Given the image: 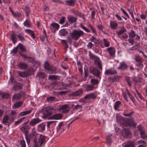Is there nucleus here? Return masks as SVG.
Here are the masks:
<instances>
[{
	"label": "nucleus",
	"mask_w": 147,
	"mask_h": 147,
	"mask_svg": "<svg viewBox=\"0 0 147 147\" xmlns=\"http://www.w3.org/2000/svg\"><path fill=\"white\" fill-rule=\"evenodd\" d=\"M116 119L117 122L119 123L121 125L134 127H135L136 125V123L132 119L126 120L123 119L120 116H117Z\"/></svg>",
	"instance_id": "nucleus-1"
},
{
	"label": "nucleus",
	"mask_w": 147,
	"mask_h": 147,
	"mask_svg": "<svg viewBox=\"0 0 147 147\" xmlns=\"http://www.w3.org/2000/svg\"><path fill=\"white\" fill-rule=\"evenodd\" d=\"M46 137L40 135L38 139L35 138L34 140L33 147H41L44 146L46 142Z\"/></svg>",
	"instance_id": "nucleus-2"
},
{
	"label": "nucleus",
	"mask_w": 147,
	"mask_h": 147,
	"mask_svg": "<svg viewBox=\"0 0 147 147\" xmlns=\"http://www.w3.org/2000/svg\"><path fill=\"white\" fill-rule=\"evenodd\" d=\"M89 55L90 59L93 60L94 63L97 65L98 68L100 69H101L102 66L99 58L90 53H89Z\"/></svg>",
	"instance_id": "nucleus-3"
},
{
	"label": "nucleus",
	"mask_w": 147,
	"mask_h": 147,
	"mask_svg": "<svg viewBox=\"0 0 147 147\" xmlns=\"http://www.w3.org/2000/svg\"><path fill=\"white\" fill-rule=\"evenodd\" d=\"M51 109L49 108H43L41 110V112L43 115L42 116V118L46 119L51 115L52 114L51 109Z\"/></svg>",
	"instance_id": "nucleus-4"
},
{
	"label": "nucleus",
	"mask_w": 147,
	"mask_h": 147,
	"mask_svg": "<svg viewBox=\"0 0 147 147\" xmlns=\"http://www.w3.org/2000/svg\"><path fill=\"white\" fill-rule=\"evenodd\" d=\"M37 136L36 132L34 131H32L28 136H27V135H25V138L27 144H30V140H33V143H34V140L35 138L36 139H38Z\"/></svg>",
	"instance_id": "nucleus-5"
},
{
	"label": "nucleus",
	"mask_w": 147,
	"mask_h": 147,
	"mask_svg": "<svg viewBox=\"0 0 147 147\" xmlns=\"http://www.w3.org/2000/svg\"><path fill=\"white\" fill-rule=\"evenodd\" d=\"M84 34V32L82 30H74L71 34L72 37L74 39L77 40L79 37L83 36Z\"/></svg>",
	"instance_id": "nucleus-6"
},
{
	"label": "nucleus",
	"mask_w": 147,
	"mask_h": 147,
	"mask_svg": "<svg viewBox=\"0 0 147 147\" xmlns=\"http://www.w3.org/2000/svg\"><path fill=\"white\" fill-rule=\"evenodd\" d=\"M137 128V130L140 131L141 138L143 139L147 138V135L145 134L144 130L141 126L138 125Z\"/></svg>",
	"instance_id": "nucleus-7"
},
{
	"label": "nucleus",
	"mask_w": 147,
	"mask_h": 147,
	"mask_svg": "<svg viewBox=\"0 0 147 147\" xmlns=\"http://www.w3.org/2000/svg\"><path fill=\"white\" fill-rule=\"evenodd\" d=\"M19 54L24 59H26L28 62L34 64L36 63V61L32 57H28L27 55L24 54H22L21 52H19Z\"/></svg>",
	"instance_id": "nucleus-8"
},
{
	"label": "nucleus",
	"mask_w": 147,
	"mask_h": 147,
	"mask_svg": "<svg viewBox=\"0 0 147 147\" xmlns=\"http://www.w3.org/2000/svg\"><path fill=\"white\" fill-rule=\"evenodd\" d=\"M89 70L90 73L97 77H99L100 75V72L97 69L91 67L90 68Z\"/></svg>",
	"instance_id": "nucleus-9"
},
{
	"label": "nucleus",
	"mask_w": 147,
	"mask_h": 147,
	"mask_svg": "<svg viewBox=\"0 0 147 147\" xmlns=\"http://www.w3.org/2000/svg\"><path fill=\"white\" fill-rule=\"evenodd\" d=\"M107 51L108 52L111 57H114L115 53V49L112 47L108 48L107 49Z\"/></svg>",
	"instance_id": "nucleus-10"
},
{
	"label": "nucleus",
	"mask_w": 147,
	"mask_h": 147,
	"mask_svg": "<svg viewBox=\"0 0 147 147\" xmlns=\"http://www.w3.org/2000/svg\"><path fill=\"white\" fill-rule=\"evenodd\" d=\"M123 133L124 137L130 138L131 137V133L128 129H124L123 131Z\"/></svg>",
	"instance_id": "nucleus-11"
},
{
	"label": "nucleus",
	"mask_w": 147,
	"mask_h": 147,
	"mask_svg": "<svg viewBox=\"0 0 147 147\" xmlns=\"http://www.w3.org/2000/svg\"><path fill=\"white\" fill-rule=\"evenodd\" d=\"M22 88V84L17 82H14V85L13 86V89L15 91H17Z\"/></svg>",
	"instance_id": "nucleus-12"
},
{
	"label": "nucleus",
	"mask_w": 147,
	"mask_h": 147,
	"mask_svg": "<svg viewBox=\"0 0 147 147\" xmlns=\"http://www.w3.org/2000/svg\"><path fill=\"white\" fill-rule=\"evenodd\" d=\"M117 71L114 68H111L108 70H106L105 72V74L114 75L116 74Z\"/></svg>",
	"instance_id": "nucleus-13"
},
{
	"label": "nucleus",
	"mask_w": 147,
	"mask_h": 147,
	"mask_svg": "<svg viewBox=\"0 0 147 147\" xmlns=\"http://www.w3.org/2000/svg\"><path fill=\"white\" fill-rule=\"evenodd\" d=\"M127 68V66L126 63L122 62L120 63V65L117 67L118 69L121 70H124L126 69Z\"/></svg>",
	"instance_id": "nucleus-14"
},
{
	"label": "nucleus",
	"mask_w": 147,
	"mask_h": 147,
	"mask_svg": "<svg viewBox=\"0 0 147 147\" xmlns=\"http://www.w3.org/2000/svg\"><path fill=\"white\" fill-rule=\"evenodd\" d=\"M72 13L75 15L78 16L79 17L82 18L83 19H84V15L83 13H81L79 11L77 10H73L72 11Z\"/></svg>",
	"instance_id": "nucleus-15"
},
{
	"label": "nucleus",
	"mask_w": 147,
	"mask_h": 147,
	"mask_svg": "<svg viewBox=\"0 0 147 147\" xmlns=\"http://www.w3.org/2000/svg\"><path fill=\"white\" fill-rule=\"evenodd\" d=\"M110 26L112 29L115 30L117 28L118 24L115 21H110Z\"/></svg>",
	"instance_id": "nucleus-16"
},
{
	"label": "nucleus",
	"mask_w": 147,
	"mask_h": 147,
	"mask_svg": "<svg viewBox=\"0 0 147 147\" xmlns=\"http://www.w3.org/2000/svg\"><path fill=\"white\" fill-rule=\"evenodd\" d=\"M30 127L28 125H26L23 126L20 128L21 131L24 133L25 135H27L28 133V130Z\"/></svg>",
	"instance_id": "nucleus-17"
},
{
	"label": "nucleus",
	"mask_w": 147,
	"mask_h": 147,
	"mask_svg": "<svg viewBox=\"0 0 147 147\" xmlns=\"http://www.w3.org/2000/svg\"><path fill=\"white\" fill-rule=\"evenodd\" d=\"M59 26V25L57 23H52L50 26V28L52 31H55L56 30L58 29Z\"/></svg>",
	"instance_id": "nucleus-18"
},
{
	"label": "nucleus",
	"mask_w": 147,
	"mask_h": 147,
	"mask_svg": "<svg viewBox=\"0 0 147 147\" xmlns=\"http://www.w3.org/2000/svg\"><path fill=\"white\" fill-rule=\"evenodd\" d=\"M41 120L38 118H34L29 123V124L32 126H33L37 123L41 121Z\"/></svg>",
	"instance_id": "nucleus-19"
},
{
	"label": "nucleus",
	"mask_w": 147,
	"mask_h": 147,
	"mask_svg": "<svg viewBox=\"0 0 147 147\" xmlns=\"http://www.w3.org/2000/svg\"><path fill=\"white\" fill-rule=\"evenodd\" d=\"M45 124L43 123L39 124L38 126L37 130L40 132H42L45 129Z\"/></svg>",
	"instance_id": "nucleus-20"
},
{
	"label": "nucleus",
	"mask_w": 147,
	"mask_h": 147,
	"mask_svg": "<svg viewBox=\"0 0 147 147\" xmlns=\"http://www.w3.org/2000/svg\"><path fill=\"white\" fill-rule=\"evenodd\" d=\"M32 109H31L28 111H26L20 112L18 115V117L24 116L30 114L32 111Z\"/></svg>",
	"instance_id": "nucleus-21"
},
{
	"label": "nucleus",
	"mask_w": 147,
	"mask_h": 147,
	"mask_svg": "<svg viewBox=\"0 0 147 147\" xmlns=\"http://www.w3.org/2000/svg\"><path fill=\"white\" fill-rule=\"evenodd\" d=\"M18 74L20 76L23 78L26 77L30 76L28 71H18Z\"/></svg>",
	"instance_id": "nucleus-22"
},
{
	"label": "nucleus",
	"mask_w": 147,
	"mask_h": 147,
	"mask_svg": "<svg viewBox=\"0 0 147 147\" xmlns=\"http://www.w3.org/2000/svg\"><path fill=\"white\" fill-rule=\"evenodd\" d=\"M18 67L21 69H24L27 68L28 65L25 62H20L18 64Z\"/></svg>",
	"instance_id": "nucleus-23"
},
{
	"label": "nucleus",
	"mask_w": 147,
	"mask_h": 147,
	"mask_svg": "<svg viewBox=\"0 0 147 147\" xmlns=\"http://www.w3.org/2000/svg\"><path fill=\"white\" fill-rule=\"evenodd\" d=\"M119 77L118 76H115L109 78V80L111 82H118L119 80Z\"/></svg>",
	"instance_id": "nucleus-24"
},
{
	"label": "nucleus",
	"mask_w": 147,
	"mask_h": 147,
	"mask_svg": "<svg viewBox=\"0 0 147 147\" xmlns=\"http://www.w3.org/2000/svg\"><path fill=\"white\" fill-rule=\"evenodd\" d=\"M16 36V33L13 32V31H12V34H11V40L14 44H15L17 41Z\"/></svg>",
	"instance_id": "nucleus-25"
},
{
	"label": "nucleus",
	"mask_w": 147,
	"mask_h": 147,
	"mask_svg": "<svg viewBox=\"0 0 147 147\" xmlns=\"http://www.w3.org/2000/svg\"><path fill=\"white\" fill-rule=\"evenodd\" d=\"M62 117V115L60 114H55L53 116L51 117L50 119H61Z\"/></svg>",
	"instance_id": "nucleus-26"
},
{
	"label": "nucleus",
	"mask_w": 147,
	"mask_h": 147,
	"mask_svg": "<svg viewBox=\"0 0 147 147\" xmlns=\"http://www.w3.org/2000/svg\"><path fill=\"white\" fill-rule=\"evenodd\" d=\"M102 43L105 47H108L110 45V43L109 40L107 39L103 38L102 39Z\"/></svg>",
	"instance_id": "nucleus-27"
},
{
	"label": "nucleus",
	"mask_w": 147,
	"mask_h": 147,
	"mask_svg": "<svg viewBox=\"0 0 147 147\" xmlns=\"http://www.w3.org/2000/svg\"><path fill=\"white\" fill-rule=\"evenodd\" d=\"M18 39L21 41H26L24 38V34L22 32H20L17 35Z\"/></svg>",
	"instance_id": "nucleus-28"
},
{
	"label": "nucleus",
	"mask_w": 147,
	"mask_h": 147,
	"mask_svg": "<svg viewBox=\"0 0 147 147\" xmlns=\"http://www.w3.org/2000/svg\"><path fill=\"white\" fill-rule=\"evenodd\" d=\"M37 76L39 77V79L45 78L47 76V75L44 72H40L38 73L37 75Z\"/></svg>",
	"instance_id": "nucleus-29"
},
{
	"label": "nucleus",
	"mask_w": 147,
	"mask_h": 147,
	"mask_svg": "<svg viewBox=\"0 0 147 147\" xmlns=\"http://www.w3.org/2000/svg\"><path fill=\"white\" fill-rule=\"evenodd\" d=\"M90 40L91 42H93L95 44H98L99 43V40L96 39L95 37L93 36H92L90 38Z\"/></svg>",
	"instance_id": "nucleus-30"
},
{
	"label": "nucleus",
	"mask_w": 147,
	"mask_h": 147,
	"mask_svg": "<svg viewBox=\"0 0 147 147\" xmlns=\"http://www.w3.org/2000/svg\"><path fill=\"white\" fill-rule=\"evenodd\" d=\"M21 93H18L14 94L12 97V100H19L21 97Z\"/></svg>",
	"instance_id": "nucleus-31"
},
{
	"label": "nucleus",
	"mask_w": 147,
	"mask_h": 147,
	"mask_svg": "<svg viewBox=\"0 0 147 147\" xmlns=\"http://www.w3.org/2000/svg\"><path fill=\"white\" fill-rule=\"evenodd\" d=\"M22 104L21 101H18L14 104L13 106V109H15L20 107Z\"/></svg>",
	"instance_id": "nucleus-32"
},
{
	"label": "nucleus",
	"mask_w": 147,
	"mask_h": 147,
	"mask_svg": "<svg viewBox=\"0 0 147 147\" xmlns=\"http://www.w3.org/2000/svg\"><path fill=\"white\" fill-rule=\"evenodd\" d=\"M66 4L68 6H74L75 5V1L74 0H69L66 1Z\"/></svg>",
	"instance_id": "nucleus-33"
},
{
	"label": "nucleus",
	"mask_w": 147,
	"mask_h": 147,
	"mask_svg": "<svg viewBox=\"0 0 147 147\" xmlns=\"http://www.w3.org/2000/svg\"><path fill=\"white\" fill-rule=\"evenodd\" d=\"M126 31V30L125 28L124 27H122L121 28V30L119 31H117L116 33L119 35H121Z\"/></svg>",
	"instance_id": "nucleus-34"
},
{
	"label": "nucleus",
	"mask_w": 147,
	"mask_h": 147,
	"mask_svg": "<svg viewBox=\"0 0 147 147\" xmlns=\"http://www.w3.org/2000/svg\"><path fill=\"white\" fill-rule=\"evenodd\" d=\"M134 142L128 141L124 147H134Z\"/></svg>",
	"instance_id": "nucleus-35"
},
{
	"label": "nucleus",
	"mask_w": 147,
	"mask_h": 147,
	"mask_svg": "<svg viewBox=\"0 0 147 147\" xmlns=\"http://www.w3.org/2000/svg\"><path fill=\"white\" fill-rule=\"evenodd\" d=\"M9 120V117L7 115H5L4 116L2 119V123L4 124H5L7 123H9V121H8Z\"/></svg>",
	"instance_id": "nucleus-36"
},
{
	"label": "nucleus",
	"mask_w": 147,
	"mask_h": 147,
	"mask_svg": "<svg viewBox=\"0 0 147 147\" xmlns=\"http://www.w3.org/2000/svg\"><path fill=\"white\" fill-rule=\"evenodd\" d=\"M96 96L94 93L86 95L85 96V99L92 98L94 99L96 97Z\"/></svg>",
	"instance_id": "nucleus-37"
},
{
	"label": "nucleus",
	"mask_w": 147,
	"mask_h": 147,
	"mask_svg": "<svg viewBox=\"0 0 147 147\" xmlns=\"http://www.w3.org/2000/svg\"><path fill=\"white\" fill-rule=\"evenodd\" d=\"M84 87L87 91L93 90L94 89V86L92 85H86Z\"/></svg>",
	"instance_id": "nucleus-38"
},
{
	"label": "nucleus",
	"mask_w": 147,
	"mask_h": 147,
	"mask_svg": "<svg viewBox=\"0 0 147 147\" xmlns=\"http://www.w3.org/2000/svg\"><path fill=\"white\" fill-rule=\"evenodd\" d=\"M25 118V117H23L18 119L17 121L14 122V125L17 126L19 124L21 123Z\"/></svg>",
	"instance_id": "nucleus-39"
},
{
	"label": "nucleus",
	"mask_w": 147,
	"mask_h": 147,
	"mask_svg": "<svg viewBox=\"0 0 147 147\" xmlns=\"http://www.w3.org/2000/svg\"><path fill=\"white\" fill-rule=\"evenodd\" d=\"M121 104V102L119 101H116L114 105V109L115 110H117L119 107L120 106Z\"/></svg>",
	"instance_id": "nucleus-40"
},
{
	"label": "nucleus",
	"mask_w": 147,
	"mask_h": 147,
	"mask_svg": "<svg viewBox=\"0 0 147 147\" xmlns=\"http://www.w3.org/2000/svg\"><path fill=\"white\" fill-rule=\"evenodd\" d=\"M25 30L26 33L30 34L32 38H34L35 37L34 35V33L33 31L29 29H26Z\"/></svg>",
	"instance_id": "nucleus-41"
},
{
	"label": "nucleus",
	"mask_w": 147,
	"mask_h": 147,
	"mask_svg": "<svg viewBox=\"0 0 147 147\" xmlns=\"http://www.w3.org/2000/svg\"><path fill=\"white\" fill-rule=\"evenodd\" d=\"M47 100L49 102L51 103L56 101L55 98V97L50 96L47 98Z\"/></svg>",
	"instance_id": "nucleus-42"
},
{
	"label": "nucleus",
	"mask_w": 147,
	"mask_h": 147,
	"mask_svg": "<svg viewBox=\"0 0 147 147\" xmlns=\"http://www.w3.org/2000/svg\"><path fill=\"white\" fill-rule=\"evenodd\" d=\"M77 19L76 17L74 16H71L68 18V20L71 23L76 22Z\"/></svg>",
	"instance_id": "nucleus-43"
},
{
	"label": "nucleus",
	"mask_w": 147,
	"mask_h": 147,
	"mask_svg": "<svg viewBox=\"0 0 147 147\" xmlns=\"http://www.w3.org/2000/svg\"><path fill=\"white\" fill-rule=\"evenodd\" d=\"M82 92L83 91L82 90H79L74 92L73 94L75 96H80L82 94Z\"/></svg>",
	"instance_id": "nucleus-44"
},
{
	"label": "nucleus",
	"mask_w": 147,
	"mask_h": 147,
	"mask_svg": "<svg viewBox=\"0 0 147 147\" xmlns=\"http://www.w3.org/2000/svg\"><path fill=\"white\" fill-rule=\"evenodd\" d=\"M20 50L24 52L26 51V49L25 47L23 46L22 44H19L18 46Z\"/></svg>",
	"instance_id": "nucleus-45"
},
{
	"label": "nucleus",
	"mask_w": 147,
	"mask_h": 147,
	"mask_svg": "<svg viewBox=\"0 0 147 147\" xmlns=\"http://www.w3.org/2000/svg\"><path fill=\"white\" fill-rule=\"evenodd\" d=\"M136 34L133 30H131L129 34V37L133 38L136 37Z\"/></svg>",
	"instance_id": "nucleus-46"
},
{
	"label": "nucleus",
	"mask_w": 147,
	"mask_h": 147,
	"mask_svg": "<svg viewBox=\"0 0 147 147\" xmlns=\"http://www.w3.org/2000/svg\"><path fill=\"white\" fill-rule=\"evenodd\" d=\"M51 66L47 62H46L44 64V67L45 69L49 71L50 69Z\"/></svg>",
	"instance_id": "nucleus-47"
},
{
	"label": "nucleus",
	"mask_w": 147,
	"mask_h": 147,
	"mask_svg": "<svg viewBox=\"0 0 147 147\" xmlns=\"http://www.w3.org/2000/svg\"><path fill=\"white\" fill-rule=\"evenodd\" d=\"M14 82H16L15 81L13 78L12 77H11L10 78L8 82V84L9 85H12V84H14Z\"/></svg>",
	"instance_id": "nucleus-48"
},
{
	"label": "nucleus",
	"mask_w": 147,
	"mask_h": 147,
	"mask_svg": "<svg viewBox=\"0 0 147 147\" xmlns=\"http://www.w3.org/2000/svg\"><path fill=\"white\" fill-rule=\"evenodd\" d=\"M91 82L92 85H96L98 83V80L97 79L92 78L91 79Z\"/></svg>",
	"instance_id": "nucleus-49"
},
{
	"label": "nucleus",
	"mask_w": 147,
	"mask_h": 147,
	"mask_svg": "<svg viewBox=\"0 0 147 147\" xmlns=\"http://www.w3.org/2000/svg\"><path fill=\"white\" fill-rule=\"evenodd\" d=\"M127 89H126V91L125 92H122V95L123 98H124L125 100L126 101L128 102V100L127 99Z\"/></svg>",
	"instance_id": "nucleus-50"
},
{
	"label": "nucleus",
	"mask_w": 147,
	"mask_h": 147,
	"mask_svg": "<svg viewBox=\"0 0 147 147\" xmlns=\"http://www.w3.org/2000/svg\"><path fill=\"white\" fill-rule=\"evenodd\" d=\"M126 93H127V95H128L129 97L131 99V100L133 102H134L135 100V99L134 97L132 96V95L130 94V92H129V90H127Z\"/></svg>",
	"instance_id": "nucleus-51"
},
{
	"label": "nucleus",
	"mask_w": 147,
	"mask_h": 147,
	"mask_svg": "<svg viewBox=\"0 0 147 147\" xmlns=\"http://www.w3.org/2000/svg\"><path fill=\"white\" fill-rule=\"evenodd\" d=\"M80 26L82 29H83L84 30H85L86 32H90V30L84 26L82 24H80Z\"/></svg>",
	"instance_id": "nucleus-52"
},
{
	"label": "nucleus",
	"mask_w": 147,
	"mask_h": 147,
	"mask_svg": "<svg viewBox=\"0 0 147 147\" xmlns=\"http://www.w3.org/2000/svg\"><path fill=\"white\" fill-rule=\"evenodd\" d=\"M24 26L27 27H30L31 26V24L30 22L28 20H26L24 23Z\"/></svg>",
	"instance_id": "nucleus-53"
},
{
	"label": "nucleus",
	"mask_w": 147,
	"mask_h": 147,
	"mask_svg": "<svg viewBox=\"0 0 147 147\" xmlns=\"http://www.w3.org/2000/svg\"><path fill=\"white\" fill-rule=\"evenodd\" d=\"M65 113L68 112L69 110L70 109V107H69V105H67L65 104Z\"/></svg>",
	"instance_id": "nucleus-54"
},
{
	"label": "nucleus",
	"mask_w": 147,
	"mask_h": 147,
	"mask_svg": "<svg viewBox=\"0 0 147 147\" xmlns=\"http://www.w3.org/2000/svg\"><path fill=\"white\" fill-rule=\"evenodd\" d=\"M58 76L55 75H49V76L48 78L49 80H55L56 79Z\"/></svg>",
	"instance_id": "nucleus-55"
},
{
	"label": "nucleus",
	"mask_w": 147,
	"mask_h": 147,
	"mask_svg": "<svg viewBox=\"0 0 147 147\" xmlns=\"http://www.w3.org/2000/svg\"><path fill=\"white\" fill-rule=\"evenodd\" d=\"M88 27L90 28V29L92 30V32L94 33H95L96 31L95 30L93 26H92L90 24H89L88 25Z\"/></svg>",
	"instance_id": "nucleus-56"
},
{
	"label": "nucleus",
	"mask_w": 147,
	"mask_h": 147,
	"mask_svg": "<svg viewBox=\"0 0 147 147\" xmlns=\"http://www.w3.org/2000/svg\"><path fill=\"white\" fill-rule=\"evenodd\" d=\"M20 144L21 145V147H26V145L25 142L24 140H20Z\"/></svg>",
	"instance_id": "nucleus-57"
},
{
	"label": "nucleus",
	"mask_w": 147,
	"mask_h": 147,
	"mask_svg": "<svg viewBox=\"0 0 147 147\" xmlns=\"http://www.w3.org/2000/svg\"><path fill=\"white\" fill-rule=\"evenodd\" d=\"M71 80H65V86H68L71 84Z\"/></svg>",
	"instance_id": "nucleus-58"
},
{
	"label": "nucleus",
	"mask_w": 147,
	"mask_h": 147,
	"mask_svg": "<svg viewBox=\"0 0 147 147\" xmlns=\"http://www.w3.org/2000/svg\"><path fill=\"white\" fill-rule=\"evenodd\" d=\"M56 69V68L54 66H51L50 67V69L49 71H51L52 73H54L55 72Z\"/></svg>",
	"instance_id": "nucleus-59"
},
{
	"label": "nucleus",
	"mask_w": 147,
	"mask_h": 147,
	"mask_svg": "<svg viewBox=\"0 0 147 147\" xmlns=\"http://www.w3.org/2000/svg\"><path fill=\"white\" fill-rule=\"evenodd\" d=\"M127 10L130 14L133 13V11H134V6L131 5V8L130 9H127Z\"/></svg>",
	"instance_id": "nucleus-60"
},
{
	"label": "nucleus",
	"mask_w": 147,
	"mask_h": 147,
	"mask_svg": "<svg viewBox=\"0 0 147 147\" xmlns=\"http://www.w3.org/2000/svg\"><path fill=\"white\" fill-rule=\"evenodd\" d=\"M26 8V16H28L29 15V13L30 12V10L28 7L27 6L25 7Z\"/></svg>",
	"instance_id": "nucleus-61"
},
{
	"label": "nucleus",
	"mask_w": 147,
	"mask_h": 147,
	"mask_svg": "<svg viewBox=\"0 0 147 147\" xmlns=\"http://www.w3.org/2000/svg\"><path fill=\"white\" fill-rule=\"evenodd\" d=\"M125 80L129 85L131 87V84L129 78L128 77H126L125 78Z\"/></svg>",
	"instance_id": "nucleus-62"
},
{
	"label": "nucleus",
	"mask_w": 147,
	"mask_h": 147,
	"mask_svg": "<svg viewBox=\"0 0 147 147\" xmlns=\"http://www.w3.org/2000/svg\"><path fill=\"white\" fill-rule=\"evenodd\" d=\"M112 142V140L109 136H108L107 138V143L108 145L110 144Z\"/></svg>",
	"instance_id": "nucleus-63"
},
{
	"label": "nucleus",
	"mask_w": 147,
	"mask_h": 147,
	"mask_svg": "<svg viewBox=\"0 0 147 147\" xmlns=\"http://www.w3.org/2000/svg\"><path fill=\"white\" fill-rule=\"evenodd\" d=\"M59 34L60 36H64V29H63L59 31Z\"/></svg>",
	"instance_id": "nucleus-64"
}]
</instances>
